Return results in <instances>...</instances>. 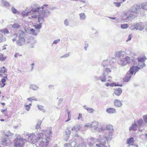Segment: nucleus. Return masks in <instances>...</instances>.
Segmentation results:
<instances>
[{"label":"nucleus","instance_id":"338daca9","mask_svg":"<svg viewBox=\"0 0 147 147\" xmlns=\"http://www.w3.org/2000/svg\"><path fill=\"white\" fill-rule=\"evenodd\" d=\"M32 100H34V101H36L37 100L36 99V98H33L32 97Z\"/></svg>","mask_w":147,"mask_h":147},{"label":"nucleus","instance_id":"bb28decb","mask_svg":"<svg viewBox=\"0 0 147 147\" xmlns=\"http://www.w3.org/2000/svg\"><path fill=\"white\" fill-rule=\"evenodd\" d=\"M18 36V34L17 33H15L11 36L12 40L13 41H16Z\"/></svg>","mask_w":147,"mask_h":147},{"label":"nucleus","instance_id":"f3484780","mask_svg":"<svg viewBox=\"0 0 147 147\" xmlns=\"http://www.w3.org/2000/svg\"><path fill=\"white\" fill-rule=\"evenodd\" d=\"M126 142L127 144L129 145L128 147H129L131 145H133L134 142V138L131 137L129 138L127 140Z\"/></svg>","mask_w":147,"mask_h":147},{"label":"nucleus","instance_id":"c9c22d12","mask_svg":"<svg viewBox=\"0 0 147 147\" xmlns=\"http://www.w3.org/2000/svg\"><path fill=\"white\" fill-rule=\"evenodd\" d=\"M142 7L145 10H147V3H144L142 4Z\"/></svg>","mask_w":147,"mask_h":147},{"label":"nucleus","instance_id":"473e14b6","mask_svg":"<svg viewBox=\"0 0 147 147\" xmlns=\"http://www.w3.org/2000/svg\"><path fill=\"white\" fill-rule=\"evenodd\" d=\"M41 123L42 121H39L38 122L35 127L36 129H38L40 128V127Z\"/></svg>","mask_w":147,"mask_h":147},{"label":"nucleus","instance_id":"cd10ccee","mask_svg":"<svg viewBox=\"0 0 147 147\" xmlns=\"http://www.w3.org/2000/svg\"><path fill=\"white\" fill-rule=\"evenodd\" d=\"M137 59L138 62H143L146 59V58L144 56L142 57H138V58Z\"/></svg>","mask_w":147,"mask_h":147},{"label":"nucleus","instance_id":"6e6552de","mask_svg":"<svg viewBox=\"0 0 147 147\" xmlns=\"http://www.w3.org/2000/svg\"><path fill=\"white\" fill-rule=\"evenodd\" d=\"M111 69L109 68H106L104 70L103 74V76L100 77V80L101 81L103 82L105 81L106 78L105 77L109 73L111 72Z\"/></svg>","mask_w":147,"mask_h":147},{"label":"nucleus","instance_id":"de8ad7c7","mask_svg":"<svg viewBox=\"0 0 147 147\" xmlns=\"http://www.w3.org/2000/svg\"><path fill=\"white\" fill-rule=\"evenodd\" d=\"M121 92H115L114 94H113V95L114 96V94H115L117 96H119L121 94Z\"/></svg>","mask_w":147,"mask_h":147},{"label":"nucleus","instance_id":"39448f33","mask_svg":"<svg viewBox=\"0 0 147 147\" xmlns=\"http://www.w3.org/2000/svg\"><path fill=\"white\" fill-rule=\"evenodd\" d=\"M13 134L10 131H8L7 134L5 135L7 138H4L2 139L1 143L3 145H5L6 146H8L10 143V140L8 138L9 136H11Z\"/></svg>","mask_w":147,"mask_h":147},{"label":"nucleus","instance_id":"4be33fe9","mask_svg":"<svg viewBox=\"0 0 147 147\" xmlns=\"http://www.w3.org/2000/svg\"><path fill=\"white\" fill-rule=\"evenodd\" d=\"M106 129L109 131V132H113V126L109 124L107 125L106 127Z\"/></svg>","mask_w":147,"mask_h":147},{"label":"nucleus","instance_id":"dca6fc26","mask_svg":"<svg viewBox=\"0 0 147 147\" xmlns=\"http://www.w3.org/2000/svg\"><path fill=\"white\" fill-rule=\"evenodd\" d=\"M81 129L82 127L80 125H76L72 127L71 130L73 132H76L79 130H81Z\"/></svg>","mask_w":147,"mask_h":147},{"label":"nucleus","instance_id":"ea45409f","mask_svg":"<svg viewBox=\"0 0 147 147\" xmlns=\"http://www.w3.org/2000/svg\"><path fill=\"white\" fill-rule=\"evenodd\" d=\"M128 27V26L127 24H124L121 25V27L123 29H126Z\"/></svg>","mask_w":147,"mask_h":147},{"label":"nucleus","instance_id":"bf43d9fd","mask_svg":"<svg viewBox=\"0 0 147 147\" xmlns=\"http://www.w3.org/2000/svg\"><path fill=\"white\" fill-rule=\"evenodd\" d=\"M5 85V84H3L1 82H0V87H3Z\"/></svg>","mask_w":147,"mask_h":147},{"label":"nucleus","instance_id":"6ab92c4d","mask_svg":"<svg viewBox=\"0 0 147 147\" xmlns=\"http://www.w3.org/2000/svg\"><path fill=\"white\" fill-rule=\"evenodd\" d=\"M131 77V74L129 73H127L125 76L123 78V81L125 82H128L130 80Z\"/></svg>","mask_w":147,"mask_h":147},{"label":"nucleus","instance_id":"f8f14e48","mask_svg":"<svg viewBox=\"0 0 147 147\" xmlns=\"http://www.w3.org/2000/svg\"><path fill=\"white\" fill-rule=\"evenodd\" d=\"M96 142H100L99 144H96V146L97 147H107L105 146L106 143V142L104 140L103 141L102 140L100 141L99 139H96Z\"/></svg>","mask_w":147,"mask_h":147},{"label":"nucleus","instance_id":"69168bd1","mask_svg":"<svg viewBox=\"0 0 147 147\" xmlns=\"http://www.w3.org/2000/svg\"><path fill=\"white\" fill-rule=\"evenodd\" d=\"M31 99H32V98H27V100L30 101L31 102H32V101Z\"/></svg>","mask_w":147,"mask_h":147},{"label":"nucleus","instance_id":"2f4dec72","mask_svg":"<svg viewBox=\"0 0 147 147\" xmlns=\"http://www.w3.org/2000/svg\"><path fill=\"white\" fill-rule=\"evenodd\" d=\"M6 59V57L5 56L2 54H0V61H3L5 60Z\"/></svg>","mask_w":147,"mask_h":147},{"label":"nucleus","instance_id":"2eb2a0df","mask_svg":"<svg viewBox=\"0 0 147 147\" xmlns=\"http://www.w3.org/2000/svg\"><path fill=\"white\" fill-rule=\"evenodd\" d=\"M7 69L5 67H3L0 69V77H3V76H5L6 75Z\"/></svg>","mask_w":147,"mask_h":147},{"label":"nucleus","instance_id":"4d7b16f0","mask_svg":"<svg viewBox=\"0 0 147 147\" xmlns=\"http://www.w3.org/2000/svg\"><path fill=\"white\" fill-rule=\"evenodd\" d=\"M59 41H60V40H59V39L55 40L54 41V42H53V44H57V43L58 42H59Z\"/></svg>","mask_w":147,"mask_h":147},{"label":"nucleus","instance_id":"e2e57ef3","mask_svg":"<svg viewBox=\"0 0 147 147\" xmlns=\"http://www.w3.org/2000/svg\"><path fill=\"white\" fill-rule=\"evenodd\" d=\"M7 110V109H2L1 110V112L2 113H5V111Z\"/></svg>","mask_w":147,"mask_h":147},{"label":"nucleus","instance_id":"9b49d317","mask_svg":"<svg viewBox=\"0 0 147 147\" xmlns=\"http://www.w3.org/2000/svg\"><path fill=\"white\" fill-rule=\"evenodd\" d=\"M144 28V26L142 22L136 23L134 26V28L136 30H142Z\"/></svg>","mask_w":147,"mask_h":147},{"label":"nucleus","instance_id":"c756f323","mask_svg":"<svg viewBox=\"0 0 147 147\" xmlns=\"http://www.w3.org/2000/svg\"><path fill=\"white\" fill-rule=\"evenodd\" d=\"M109 61L108 60L103 61L102 62V64L104 67H106L108 65Z\"/></svg>","mask_w":147,"mask_h":147},{"label":"nucleus","instance_id":"1a4fd4ad","mask_svg":"<svg viewBox=\"0 0 147 147\" xmlns=\"http://www.w3.org/2000/svg\"><path fill=\"white\" fill-rule=\"evenodd\" d=\"M98 123L96 121H94L92 123H86L84 126L88 128H92L94 130L96 129L98 127Z\"/></svg>","mask_w":147,"mask_h":147},{"label":"nucleus","instance_id":"680f3d73","mask_svg":"<svg viewBox=\"0 0 147 147\" xmlns=\"http://www.w3.org/2000/svg\"><path fill=\"white\" fill-rule=\"evenodd\" d=\"M63 98H61L59 99V104H60L61 102L63 101Z\"/></svg>","mask_w":147,"mask_h":147},{"label":"nucleus","instance_id":"4c0bfd02","mask_svg":"<svg viewBox=\"0 0 147 147\" xmlns=\"http://www.w3.org/2000/svg\"><path fill=\"white\" fill-rule=\"evenodd\" d=\"M87 111L88 112L90 113H92L94 111V110L93 108L90 107L87 108Z\"/></svg>","mask_w":147,"mask_h":147},{"label":"nucleus","instance_id":"9d476101","mask_svg":"<svg viewBox=\"0 0 147 147\" xmlns=\"http://www.w3.org/2000/svg\"><path fill=\"white\" fill-rule=\"evenodd\" d=\"M141 8L140 6L138 5H134L130 9L131 12L137 13L140 11Z\"/></svg>","mask_w":147,"mask_h":147},{"label":"nucleus","instance_id":"72a5a7b5","mask_svg":"<svg viewBox=\"0 0 147 147\" xmlns=\"http://www.w3.org/2000/svg\"><path fill=\"white\" fill-rule=\"evenodd\" d=\"M80 18L81 20H84L86 18V16L84 13H82L80 14Z\"/></svg>","mask_w":147,"mask_h":147},{"label":"nucleus","instance_id":"f03ea898","mask_svg":"<svg viewBox=\"0 0 147 147\" xmlns=\"http://www.w3.org/2000/svg\"><path fill=\"white\" fill-rule=\"evenodd\" d=\"M74 142L72 143L71 146L74 147H86V144L84 142V140L81 137L76 134L72 138Z\"/></svg>","mask_w":147,"mask_h":147},{"label":"nucleus","instance_id":"13d9d810","mask_svg":"<svg viewBox=\"0 0 147 147\" xmlns=\"http://www.w3.org/2000/svg\"><path fill=\"white\" fill-rule=\"evenodd\" d=\"M66 111H67V114H68V116H69V115H70V111H69V110L68 109H67L66 110Z\"/></svg>","mask_w":147,"mask_h":147},{"label":"nucleus","instance_id":"0eeeda50","mask_svg":"<svg viewBox=\"0 0 147 147\" xmlns=\"http://www.w3.org/2000/svg\"><path fill=\"white\" fill-rule=\"evenodd\" d=\"M9 33V31L7 28L0 30V42L6 40V38L4 36L3 34L5 35L6 34H8Z\"/></svg>","mask_w":147,"mask_h":147},{"label":"nucleus","instance_id":"20e7f679","mask_svg":"<svg viewBox=\"0 0 147 147\" xmlns=\"http://www.w3.org/2000/svg\"><path fill=\"white\" fill-rule=\"evenodd\" d=\"M42 9V12H44L45 13L47 11H48L49 9L48 5L47 4L44 5L43 6L41 7H37L35 8H33L29 13L32 12H38L39 11Z\"/></svg>","mask_w":147,"mask_h":147},{"label":"nucleus","instance_id":"a19ab883","mask_svg":"<svg viewBox=\"0 0 147 147\" xmlns=\"http://www.w3.org/2000/svg\"><path fill=\"white\" fill-rule=\"evenodd\" d=\"M35 28L37 29H39L41 28V24H37L34 26Z\"/></svg>","mask_w":147,"mask_h":147},{"label":"nucleus","instance_id":"ddd939ff","mask_svg":"<svg viewBox=\"0 0 147 147\" xmlns=\"http://www.w3.org/2000/svg\"><path fill=\"white\" fill-rule=\"evenodd\" d=\"M139 69L140 68L137 66H133L130 68L129 70L130 74L133 75L134 73L135 74Z\"/></svg>","mask_w":147,"mask_h":147},{"label":"nucleus","instance_id":"aec40b11","mask_svg":"<svg viewBox=\"0 0 147 147\" xmlns=\"http://www.w3.org/2000/svg\"><path fill=\"white\" fill-rule=\"evenodd\" d=\"M106 112L108 113H116V111L115 109L113 108H109L106 109Z\"/></svg>","mask_w":147,"mask_h":147},{"label":"nucleus","instance_id":"052dcab7","mask_svg":"<svg viewBox=\"0 0 147 147\" xmlns=\"http://www.w3.org/2000/svg\"><path fill=\"white\" fill-rule=\"evenodd\" d=\"M71 119V117L69 116H68V118L67 120L65 121L66 122H67L69 121Z\"/></svg>","mask_w":147,"mask_h":147},{"label":"nucleus","instance_id":"6e6d98bb","mask_svg":"<svg viewBox=\"0 0 147 147\" xmlns=\"http://www.w3.org/2000/svg\"><path fill=\"white\" fill-rule=\"evenodd\" d=\"M116 91L117 92H122V89L120 88H118L116 89Z\"/></svg>","mask_w":147,"mask_h":147},{"label":"nucleus","instance_id":"a211bd4d","mask_svg":"<svg viewBox=\"0 0 147 147\" xmlns=\"http://www.w3.org/2000/svg\"><path fill=\"white\" fill-rule=\"evenodd\" d=\"M114 105L117 107H120L122 106V103L121 101L118 99H116L114 101Z\"/></svg>","mask_w":147,"mask_h":147},{"label":"nucleus","instance_id":"58836bf2","mask_svg":"<svg viewBox=\"0 0 147 147\" xmlns=\"http://www.w3.org/2000/svg\"><path fill=\"white\" fill-rule=\"evenodd\" d=\"M7 75H5V76H3V78L2 79L1 82L3 84H5V82L6 81V80L7 79Z\"/></svg>","mask_w":147,"mask_h":147},{"label":"nucleus","instance_id":"8fccbe9b","mask_svg":"<svg viewBox=\"0 0 147 147\" xmlns=\"http://www.w3.org/2000/svg\"><path fill=\"white\" fill-rule=\"evenodd\" d=\"M64 24L66 26L68 25L69 24V21H68V19H66L65 20L64 22Z\"/></svg>","mask_w":147,"mask_h":147},{"label":"nucleus","instance_id":"0e129e2a","mask_svg":"<svg viewBox=\"0 0 147 147\" xmlns=\"http://www.w3.org/2000/svg\"><path fill=\"white\" fill-rule=\"evenodd\" d=\"M84 109H86L87 110V108H88L89 107H88L86 105H85L84 106Z\"/></svg>","mask_w":147,"mask_h":147},{"label":"nucleus","instance_id":"7ed1b4c3","mask_svg":"<svg viewBox=\"0 0 147 147\" xmlns=\"http://www.w3.org/2000/svg\"><path fill=\"white\" fill-rule=\"evenodd\" d=\"M25 33L22 31L20 30L18 34V40L16 41L17 45L21 46L24 45L26 43Z\"/></svg>","mask_w":147,"mask_h":147},{"label":"nucleus","instance_id":"4468645a","mask_svg":"<svg viewBox=\"0 0 147 147\" xmlns=\"http://www.w3.org/2000/svg\"><path fill=\"white\" fill-rule=\"evenodd\" d=\"M131 61V60L129 57H125L122 61L121 63L122 65L123 66L127 64H129L130 63Z\"/></svg>","mask_w":147,"mask_h":147},{"label":"nucleus","instance_id":"79ce46f5","mask_svg":"<svg viewBox=\"0 0 147 147\" xmlns=\"http://www.w3.org/2000/svg\"><path fill=\"white\" fill-rule=\"evenodd\" d=\"M12 12L14 14H16L18 12V11L14 7H12L11 8Z\"/></svg>","mask_w":147,"mask_h":147},{"label":"nucleus","instance_id":"3c124183","mask_svg":"<svg viewBox=\"0 0 147 147\" xmlns=\"http://www.w3.org/2000/svg\"><path fill=\"white\" fill-rule=\"evenodd\" d=\"M107 81L109 82H111L112 81V77L111 76H109L108 78Z\"/></svg>","mask_w":147,"mask_h":147},{"label":"nucleus","instance_id":"603ef678","mask_svg":"<svg viewBox=\"0 0 147 147\" xmlns=\"http://www.w3.org/2000/svg\"><path fill=\"white\" fill-rule=\"evenodd\" d=\"M25 106L26 107V109L27 111H29L30 109V107H29V106H28V105H26Z\"/></svg>","mask_w":147,"mask_h":147},{"label":"nucleus","instance_id":"49530a36","mask_svg":"<svg viewBox=\"0 0 147 147\" xmlns=\"http://www.w3.org/2000/svg\"><path fill=\"white\" fill-rule=\"evenodd\" d=\"M30 31H31L32 33V34L34 36H36L37 35V33H34V32H35V31L33 29H32L30 30Z\"/></svg>","mask_w":147,"mask_h":147},{"label":"nucleus","instance_id":"393cba45","mask_svg":"<svg viewBox=\"0 0 147 147\" xmlns=\"http://www.w3.org/2000/svg\"><path fill=\"white\" fill-rule=\"evenodd\" d=\"M143 122V120L142 119H141L137 121L136 122V124L137 127H138L142 126Z\"/></svg>","mask_w":147,"mask_h":147},{"label":"nucleus","instance_id":"774afa93","mask_svg":"<svg viewBox=\"0 0 147 147\" xmlns=\"http://www.w3.org/2000/svg\"><path fill=\"white\" fill-rule=\"evenodd\" d=\"M105 85L107 86H109V84L108 83H106Z\"/></svg>","mask_w":147,"mask_h":147},{"label":"nucleus","instance_id":"09e8293b","mask_svg":"<svg viewBox=\"0 0 147 147\" xmlns=\"http://www.w3.org/2000/svg\"><path fill=\"white\" fill-rule=\"evenodd\" d=\"M114 4L116 6L118 7H119L121 5V3L119 2H115Z\"/></svg>","mask_w":147,"mask_h":147},{"label":"nucleus","instance_id":"b1692460","mask_svg":"<svg viewBox=\"0 0 147 147\" xmlns=\"http://www.w3.org/2000/svg\"><path fill=\"white\" fill-rule=\"evenodd\" d=\"M66 135L64 138L65 140L67 141L69 137V136L71 133V131L70 130H68L65 131Z\"/></svg>","mask_w":147,"mask_h":147},{"label":"nucleus","instance_id":"412c9836","mask_svg":"<svg viewBox=\"0 0 147 147\" xmlns=\"http://www.w3.org/2000/svg\"><path fill=\"white\" fill-rule=\"evenodd\" d=\"M113 133V132H109V134L108 135H105L104 136V138L107 140L108 141L111 140L112 139Z\"/></svg>","mask_w":147,"mask_h":147},{"label":"nucleus","instance_id":"37998d69","mask_svg":"<svg viewBox=\"0 0 147 147\" xmlns=\"http://www.w3.org/2000/svg\"><path fill=\"white\" fill-rule=\"evenodd\" d=\"M22 55L19 53H16L14 55V57L16 58H18L19 57H21Z\"/></svg>","mask_w":147,"mask_h":147},{"label":"nucleus","instance_id":"a878e982","mask_svg":"<svg viewBox=\"0 0 147 147\" xmlns=\"http://www.w3.org/2000/svg\"><path fill=\"white\" fill-rule=\"evenodd\" d=\"M135 123L133 124L131 127H130L129 128L130 130H136V127H137L136 124V122L134 121Z\"/></svg>","mask_w":147,"mask_h":147},{"label":"nucleus","instance_id":"423d86ee","mask_svg":"<svg viewBox=\"0 0 147 147\" xmlns=\"http://www.w3.org/2000/svg\"><path fill=\"white\" fill-rule=\"evenodd\" d=\"M25 139H23L21 138H17L15 140V143L14 146L16 147H24V140Z\"/></svg>","mask_w":147,"mask_h":147},{"label":"nucleus","instance_id":"5fc2aeb1","mask_svg":"<svg viewBox=\"0 0 147 147\" xmlns=\"http://www.w3.org/2000/svg\"><path fill=\"white\" fill-rule=\"evenodd\" d=\"M82 118V115L81 114H80L79 113V114L78 119L79 120V119H81Z\"/></svg>","mask_w":147,"mask_h":147},{"label":"nucleus","instance_id":"c03bdc74","mask_svg":"<svg viewBox=\"0 0 147 147\" xmlns=\"http://www.w3.org/2000/svg\"><path fill=\"white\" fill-rule=\"evenodd\" d=\"M37 107L39 109L40 111H42L43 112H45V111L44 109H43L42 106L38 105L37 106Z\"/></svg>","mask_w":147,"mask_h":147},{"label":"nucleus","instance_id":"5701e85b","mask_svg":"<svg viewBox=\"0 0 147 147\" xmlns=\"http://www.w3.org/2000/svg\"><path fill=\"white\" fill-rule=\"evenodd\" d=\"M91 141L88 143V145L90 147H94V144H95L96 140L95 139L93 138H90Z\"/></svg>","mask_w":147,"mask_h":147},{"label":"nucleus","instance_id":"864d4df0","mask_svg":"<svg viewBox=\"0 0 147 147\" xmlns=\"http://www.w3.org/2000/svg\"><path fill=\"white\" fill-rule=\"evenodd\" d=\"M131 34H130L129 35V37H128V38L127 41H129L131 39Z\"/></svg>","mask_w":147,"mask_h":147},{"label":"nucleus","instance_id":"a18cd8bd","mask_svg":"<svg viewBox=\"0 0 147 147\" xmlns=\"http://www.w3.org/2000/svg\"><path fill=\"white\" fill-rule=\"evenodd\" d=\"M143 118L144 121L147 123V114L144 115Z\"/></svg>","mask_w":147,"mask_h":147},{"label":"nucleus","instance_id":"7c9ffc66","mask_svg":"<svg viewBox=\"0 0 147 147\" xmlns=\"http://www.w3.org/2000/svg\"><path fill=\"white\" fill-rule=\"evenodd\" d=\"M12 27L14 28L18 29L19 28L20 26L18 23H14L12 25Z\"/></svg>","mask_w":147,"mask_h":147},{"label":"nucleus","instance_id":"f704fd0d","mask_svg":"<svg viewBox=\"0 0 147 147\" xmlns=\"http://www.w3.org/2000/svg\"><path fill=\"white\" fill-rule=\"evenodd\" d=\"M30 88L31 89L34 90H36L38 88V87L34 85H31L30 86Z\"/></svg>","mask_w":147,"mask_h":147},{"label":"nucleus","instance_id":"e433bc0d","mask_svg":"<svg viewBox=\"0 0 147 147\" xmlns=\"http://www.w3.org/2000/svg\"><path fill=\"white\" fill-rule=\"evenodd\" d=\"M38 22L40 23V24H41L42 22L44 21V19L42 17H40L38 18Z\"/></svg>","mask_w":147,"mask_h":147},{"label":"nucleus","instance_id":"c85d7f7f","mask_svg":"<svg viewBox=\"0 0 147 147\" xmlns=\"http://www.w3.org/2000/svg\"><path fill=\"white\" fill-rule=\"evenodd\" d=\"M71 142H70V143H67L64 144V146L65 147H70V146L71 147H74V146H71L72 144L74 142V141L72 139H71Z\"/></svg>","mask_w":147,"mask_h":147},{"label":"nucleus","instance_id":"f257e3e1","mask_svg":"<svg viewBox=\"0 0 147 147\" xmlns=\"http://www.w3.org/2000/svg\"><path fill=\"white\" fill-rule=\"evenodd\" d=\"M52 131L49 130H42L38 133L26 135V138L34 144L36 143V147H45L48 145L50 140Z\"/></svg>","mask_w":147,"mask_h":147}]
</instances>
